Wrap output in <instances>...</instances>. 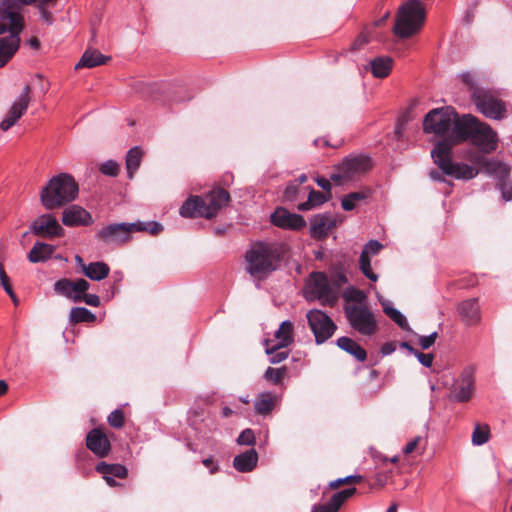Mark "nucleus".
Instances as JSON below:
<instances>
[{"label": "nucleus", "mask_w": 512, "mask_h": 512, "mask_svg": "<svg viewBox=\"0 0 512 512\" xmlns=\"http://www.w3.org/2000/svg\"><path fill=\"white\" fill-rule=\"evenodd\" d=\"M415 356L425 367H430L433 363L434 356L431 353H422L418 351Z\"/></svg>", "instance_id": "nucleus-57"}, {"label": "nucleus", "mask_w": 512, "mask_h": 512, "mask_svg": "<svg viewBox=\"0 0 512 512\" xmlns=\"http://www.w3.org/2000/svg\"><path fill=\"white\" fill-rule=\"evenodd\" d=\"M31 231L44 238L60 237L64 234V229L51 214H43L36 218L31 224Z\"/></svg>", "instance_id": "nucleus-16"}, {"label": "nucleus", "mask_w": 512, "mask_h": 512, "mask_svg": "<svg viewBox=\"0 0 512 512\" xmlns=\"http://www.w3.org/2000/svg\"><path fill=\"white\" fill-rule=\"evenodd\" d=\"M99 171L106 176L116 177L119 174L120 166L114 160H107L99 167Z\"/></svg>", "instance_id": "nucleus-47"}, {"label": "nucleus", "mask_w": 512, "mask_h": 512, "mask_svg": "<svg viewBox=\"0 0 512 512\" xmlns=\"http://www.w3.org/2000/svg\"><path fill=\"white\" fill-rule=\"evenodd\" d=\"M396 349V345L394 342H388V343H385L382 348H381V352L382 354L384 355H389L391 353H393Z\"/></svg>", "instance_id": "nucleus-62"}, {"label": "nucleus", "mask_w": 512, "mask_h": 512, "mask_svg": "<svg viewBox=\"0 0 512 512\" xmlns=\"http://www.w3.org/2000/svg\"><path fill=\"white\" fill-rule=\"evenodd\" d=\"M142 159V151L138 147L130 149L126 156V169L129 179L134 177L135 171L139 168Z\"/></svg>", "instance_id": "nucleus-33"}, {"label": "nucleus", "mask_w": 512, "mask_h": 512, "mask_svg": "<svg viewBox=\"0 0 512 512\" xmlns=\"http://www.w3.org/2000/svg\"><path fill=\"white\" fill-rule=\"evenodd\" d=\"M491 431L488 424L476 423L472 433L471 441L475 446H481L489 441Z\"/></svg>", "instance_id": "nucleus-37"}, {"label": "nucleus", "mask_w": 512, "mask_h": 512, "mask_svg": "<svg viewBox=\"0 0 512 512\" xmlns=\"http://www.w3.org/2000/svg\"><path fill=\"white\" fill-rule=\"evenodd\" d=\"M306 297L310 300L318 299L322 304L333 306L338 300V292L332 288L325 273L312 272Z\"/></svg>", "instance_id": "nucleus-11"}, {"label": "nucleus", "mask_w": 512, "mask_h": 512, "mask_svg": "<svg viewBox=\"0 0 512 512\" xmlns=\"http://www.w3.org/2000/svg\"><path fill=\"white\" fill-rule=\"evenodd\" d=\"M69 319L71 323H92L96 320V315L84 307H74L70 310Z\"/></svg>", "instance_id": "nucleus-35"}, {"label": "nucleus", "mask_w": 512, "mask_h": 512, "mask_svg": "<svg viewBox=\"0 0 512 512\" xmlns=\"http://www.w3.org/2000/svg\"><path fill=\"white\" fill-rule=\"evenodd\" d=\"M356 492L357 489L355 487L339 491L331 496V498L328 501V504L338 512L341 506Z\"/></svg>", "instance_id": "nucleus-39"}, {"label": "nucleus", "mask_w": 512, "mask_h": 512, "mask_svg": "<svg viewBox=\"0 0 512 512\" xmlns=\"http://www.w3.org/2000/svg\"><path fill=\"white\" fill-rule=\"evenodd\" d=\"M286 372H287L286 367H281V368L269 367L266 370L264 377L267 381H270L274 384H279L282 381V379L284 378V376L286 375Z\"/></svg>", "instance_id": "nucleus-44"}, {"label": "nucleus", "mask_w": 512, "mask_h": 512, "mask_svg": "<svg viewBox=\"0 0 512 512\" xmlns=\"http://www.w3.org/2000/svg\"><path fill=\"white\" fill-rule=\"evenodd\" d=\"M484 154L485 153H483L481 150L480 151H470L467 155V159L474 165L478 166L480 169L487 159L484 156Z\"/></svg>", "instance_id": "nucleus-51"}, {"label": "nucleus", "mask_w": 512, "mask_h": 512, "mask_svg": "<svg viewBox=\"0 0 512 512\" xmlns=\"http://www.w3.org/2000/svg\"><path fill=\"white\" fill-rule=\"evenodd\" d=\"M463 120L459 117L454 108L450 106L436 108L428 112L423 121V130L425 133H433L438 136H444L451 130V133L441 140H447L454 136L455 125Z\"/></svg>", "instance_id": "nucleus-8"}, {"label": "nucleus", "mask_w": 512, "mask_h": 512, "mask_svg": "<svg viewBox=\"0 0 512 512\" xmlns=\"http://www.w3.org/2000/svg\"><path fill=\"white\" fill-rule=\"evenodd\" d=\"M370 66L374 77L386 78L392 70L393 60L388 56L376 57L370 62Z\"/></svg>", "instance_id": "nucleus-29"}, {"label": "nucleus", "mask_w": 512, "mask_h": 512, "mask_svg": "<svg viewBox=\"0 0 512 512\" xmlns=\"http://www.w3.org/2000/svg\"><path fill=\"white\" fill-rule=\"evenodd\" d=\"M343 297L346 301L356 302L360 305L366 299L365 293L362 290L354 287L347 288L343 294Z\"/></svg>", "instance_id": "nucleus-45"}, {"label": "nucleus", "mask_w": 512, "mask_h": 512, "mask_svg": "<svg viewBox=\"0 0 512 512\" xmlns=\"http://www.w3.org/2000/svg\"><path fill=\"white\" fill-rule=\"evenodd\" d=\"M312 512H337L334 508H332L328 503L315 505L312 509Z\"/></svg>", "instance_id": "nucleus-61"}, {"label": "nucleus", "mask_w": 512, "mask_h": 512, "mask_svg": "<svg viewBox=\"0 0 512 512\" xmlns=\"http://www.w3.org/2000/svg\"><path fill=\"white\" fill-rule=\"evenodd\" d=\"M328 201V197L317 190L311 189L309 192L308 200L298 205V210L307 211L314 207L320 206Z\"/></svg>", "instance_id": "nucleus-36"}, {"label": "nucleus", "mask_w": 512, "mask_h": 512, "mask_svg": "<svg viewBox=\"0 0 512 512\" xmlns=\"http://www.w3.org/2000/svg\"><path fill=\"white\" fill-rule=\"evenodd\" d=\"M372 167L373 162L369 156L349 155L339 163L336 172L330 175V179L338 184L354 181L368 173Z\"/></svg>", "instance_id": "nucleus-9"}, {"label": "nucleus", "mask_w": 512, "mask_h": 512, "mask_svg": "<svg viewBox=\"0 0 512 512\" xmlns=\"http://www.w3.org/2000/svg\"><path fill=\"white\" fill-rule=\"evenodd\" d=\"M258 453L255 449L247 450L233 459V466L239 472H251L257 465Z\"/></svg>", "instance_id": "nucleus-23"}, {"label": "nucleus", "mask_w": 512, "mask_h": 512, "mask_svg": "<svg viewBox=\"0 0 512 512\" xmlns=\"http://www.w3.org/2000/svg\"><path fill=\"white\" fill-rule=\"evenodd\" d=\"M333 227V220L326 215H317L311 221L312 235L318 239L326 237Z\"/></svg>", "instance_id": "nucleus-27"}, {"label": "nucleus", "mask_w": 512, "mask_h": 512, "mask_svg": "<svg viewBox=\"0 0 512 512\" xmlns=\"http://www.w3.org/2000/svg\"><path fill=\"white\" fill-rule=\"evenodd\" d=\"M421 444H425L424 439L421 436H416L414 439L409 441L403 448V452L409 455L421 447Z\"/></svg>", "instance_id": "nucleus-49"}, {"label": "nucleus", "mask_w": 512, "mask_h": 512, "mask_svg": "<svg viewBox=\"0 0 512 512\" xmlns=\"http://www.w3.org/2000/svg\"><path fill=\"white\" fill-rule=\"evenodd\" d=\"M110 57L104 56L97 49H87L80 61L75 65V69L93 68L105 64Z\"/></svg>", "instance_id": "nucleus-24"}, {"label": "nucleus", "mask_w": 512, "mask_h": 512, "mask_svg": "<svg viewBox=\"0 0 512 512\" xmlns=\"http://www.w3.org/2000/svg\"><path fill=\"white\" fill-rule=\"evenodd\" d=\"M30 93L31 87L29 85H26L23 88L19 99L12 104L7 113V116L0 123V128L3 131H7L12 126H14L16 122L21 118V116L25 113L30 103Z\"/></svg>", "instance_id": "nucleus-15"}, {"label": "nucleus", "mask_w": 512, "mask_h": 512, "mask_svg": "<svg viewBox=\"0 0 512 512\" xmlns=\"http://www.w3.org/2000/svg\"><path fill=\"white\" fill-rule=\"evenodd\" d=\"M41 11V17L49 24L52 23L53 16L50 11L47 10V7H41L39 8Z\"/></svg>", "instance_id": "nucleus-64"}, {"label": "nucleus", "mask_w": 512, "mask_h": 512, "mask_svg": "<svg viewBox=\"0 0 512 512\" xmlns=\"http://www.w3.org/2000/svg\"><path fill=\"white\" fill-rule=\"evenodd\" d=\"M425 21V9L420 0H409L398 11L393 33L406 39L420 31Z\"/></svg>", "instance_id": "nucleus-7"}, {"label": "nucleus", "mask_w": 512, "mask_h": 512, "mask_svg": "<svg viewBox=\"0 0 512 512\" xmlns=\"http://www.w3.org/2000/svg\"><path fill=\"white\" fill-rule=\"evenodd\" d=\"M356 492L357 489L355 487L339 491L331 496V498L328 501V504L338 512L341 506Z\"/></svg>", "instance_id": "nucleus-40"}, {"label": "nucleus", "mask_w": 512, "mask_h": 512, "mask_svg": "<svg viewBox=\"0 0 512 512\" xmlns=\"http://www.w3.org/2000/svg\"><path fill=\"white\" fill-rule=\"evenodd\" d=\"M107 421L109 425L113 428L120 429L125 425V416L121 409H116L112 411L108 417Z\"/></svg>", "instance_id": "nucleus-46"}, {"label": "nucleus", "mask_w": 512, "mask_h": 512, "mask_svg": "<svg viewBox=\"0 0 512 512\" xmlns=\"http://www.w3.org/2000/svg\"><path fill=\"white\" fill-rule=\"evenodd\" d=\"M458 312L462 321L467 325H475L481 319L480 307L477 298L467 299L458 305Z\"/></svg>", "instance_id": "nucleus-22"}, {"label": "nucleus", "mask_w": 512, "mask_h": 512, "mask_svg": "<svg viewBox=\"0 0 512 512\" xmlns=\"http://www.w3.org/2000/svg\"><path fill=\"white\" fill-rule=\"evenodd\" d=\"M203 465L210 469L211 474H214L216 471H218V466L214 464V461L211 457L204 459Z\"/></svg>", "instance_id": "nucleus-63"}, {"label": "nucleus", "mask_w": 512, "mask_h": 512, "mask_svg": "<svg viewBox=\"0 0 512 512\" xmlns=\"http://www.w3.org/2000/svg\"><path fill=\"white\" fill-rule=\"evenodd\" d=\"M307 320L317 344L327 341L332 337L337 328L332 319L320 310L309 311L307 313Z\"/></svg>", "instance_id": "nucleus-12"}, {"label": "nucleus", "mask_w": 512, "mask_h": 512, "mask_svg": "<svg viewBox=\"0 0 512 512\" xmlns=\"http://www.w3.org/2000/svg\"><path fill=\"white\" fill-rule=\"evenodd\" d=\"M369 194V190L351 192L342 198L341 206L345 211H351L356 207L357 203L367 199Z\"/></svg>", "instance_id": "nucleus-34"}, {"label": "nucleus", "mask_w": 512, "mask_h": 512, "mask_svg": "<svg viewBox=\"0 0 512 512\" xmlns=\"http://www.w3.org/2000/svg\"><path fill=\"white\" fill-rule=\"evenodd\" d=\"M276 396L270 392L259 394L254 401V408L257 414L267 415L275 407Z\"/></svg>", "instance_id": "nucleus-31"}, {"label": "nucleus", "mask_w": 512, "mask_h": 512, "mask_svg": "<svg viewBox=\"0 0 512 512\" xmlns=\"http://www.w3.org/2000/svg\"><path fill=\"white\" fill-rule=\"evenodd\" d=\"M230 201V194L223 188H216L204 197L191 196L181 206L180 214L187 218L204 217L211 219Z\"/></svg>", "instance_id": "nucleus-4"}, {"label": "nucleus", "mask_w": 512, "mask_h": 512, "mask_svg": "<svg viewBox=\"0 0 512 512\" xmlns=\"http://www.w3.org/2000/svg\"><path fill=\"white\" fill-rule=\"evenodd\" d=\"M298 193V184L296 183H290L285 191H284V197L288 201H292L295 199L296 195Z\"/></svg>", "instance_id": "nucleus-58"}, {"label": "nucleus", "mask_w": 512, "mask_h": 512, "mask_svg": "<svg viewBox=\"0 0 512 512\" xmlns=\"http://www.w3.org/2000/svg\"><path fill=\"white\" fill-rule=\"evenodd\" d=\"M62 222L68 227L88 226L93 223V218L83 207L71 205L63 210Z\"/></svg>", "instance_id": "nucleus-20"}, {"label": "nucleus", "mask_w": 512, "mask_h": 512, "mask_svg": "<svg viewBox=\"0 0 512 512\" xmlns=\"http://www.w3.org/2000/svg\"><path fill=\"white\" fill-rule=\"evenodd\" d=\"M359 267L361 272L371 281H377L378 275L372 271L370 257L366 252H361L359 259Z\"/></svg>", "instance_id": "nucleus-42"}, {"label": "nucleus", "mask_w": 512, "mask_h": 512, "mask_svg": "<svg viewBox=\"0 0 512 512\" xmlns=\"http://www.w3.org/2000/svg\"><path fill=\"white\" fill-rule=\"evenodd\" d=\"M347 277L342 272H337L332 276L331 282L332 285L338 290L340 289L345 283H347Z\"/></svg>", "instance_id": "nucleus-56"}, {"label": "nucleus", "mask_w": 512, "mask_h": 512, "mask_svg": "<svg viewBox=\"0 0 512 512\" xmlns=\"http://www.w3.org/2000/svg\"><path fill=\"white\" fill-rule=\"evenodd\" d=\"M85 302L89 306L98 307L100 305V298L95 294H88L84 292L81 294L80 302Z\"/></svg>", "instance_id": "nucleus-55"}, {"label": "nucleus", "mask_w": 512, "mask_h": 512, "mask_svg": "<svg viewBox=\"0 0 512 512\" xmlns=\"http://www.w3.org/2000/svg\"><path fill=\"white\" fill-rule=\"evenodd\" d=\"M96 471L102 475L114 476L120 479H124L128 475V471L125 466L121 464H108L106 462L98 463Z\"/></svg>", "instance_id": "nucleus-32"}, {"label": "nucleus", "mask_w": 512, "mask_h": 512, "mask_svg": "<svg viewBox=\"0 0 512 512\" xmlns=\"http://www.w3.org/2000/svg\"><path fill=\"white\" fill-rule=\"evenodd\" d=\"M503 167L502 163L494 160L486 159L482 167L480 168L481 171L492 175L496 174L501 168ZM479 171V169H477Z\"/></svg>", "instance_id": "nucleus-48"}, {"label": "nucleus", "mask_w": 512, "mask_h": 512, "mask_svg": "<svg viewBox=\"0 0 512 512\" xmlns=\"http://www.w3.org/2000/svg\"><path fill=\"white\" fill-rule=\"evenodd\" d=\"M467 140H471L483 153H491L497 149V134L491 126L480 122L475 116L464 114L463 120L455 125L454 136L447 140H439L431 151L434 163L445 175L465 180L478 175V170L473 166L452 161L453 147Z\"/></svg>", "instance_id": "nucleus-1"}, {"label": "nucleus", "mask_w": 512, "mask_h": 512, "mask_svg": "<svg viewBox=\"0 0 512 512\" xmlns=\"http://www.w3.org/2000/svg\"><path fill=\"white\" fill-rule=\"evenodd\" d=\"M383 248V245L377 240H370L365 246L362 252H366L368 256L376 255Z\"/></svg>", "instance_id": "nucleus-52"}, {"label": "nucleus", "mask_w": 512, "mask_h": 512, "mask_svg": "<svg viewBox=\"0 0 512 512\" xmlns=\"http://www.w3.org/2000/svg\"><path fill=\"white\" fill-rule=\"evenodd\" d=\"M0 284L7 294H12V292L14 291L12 288V285L10 283V278L8 277L6 272L2 273V275H1Z\"/></svg>", "instance_id": "nucleus-59"}, {"label": "nucleus", "mask_w": 512, "mask_h": 512, "mask_svg": "<svg viewBox=\"0 0 512 512\" xmlns=\"http://www.w3.org/2000/svg\"><path fill=\"white\" fill-rule=\"evenodd\" d=\"M240 445H253L255 443V435L251 429H245L237 438Z\"/></svg>", "instance_id": "nucleus-50"}, {"label": "nucleus", "mask_w": 512, "mask_h": 512, "mask_svg": "<svg viewBox=\"0 0 512 512\" xmlns=\"http://www.w3.org/2000/svg\"><path fill=\"white\" fill-rule=\"evenodd\" d=\"M346 317L351 327L364 336H371L378 329L376 318L366 305L345 307Z\"/></svg>", "instance_id": "nucleus-10"}, {"label": "nucleus", "mask_w": 512, "mask_h": 512, "mask_svg": "<svg viewBox=\"0 0 512 512\" xmlns=\"http://www.w3.org/2000/svg\"><path fill=\"white\" fill-rule=\"evenodd\" d=\"M86 446L98 457H106L111 450L110 441L101 428H94L87 434Z\"/></svg>", "instance_id": "nucleus-19"}, {"label": "nucleus", "mask_w": 512, "mask_h": 512, "mask_svg": "<svg viewBox=\"0 0 512 512\" xmlns=\"http://www.w3.org/2000/svg\"><path fill=\"white\" fill-rule=\"evenodd\" d=\"M337 346L353 356L357 361L364 362L367 359V352L353 339L343 336L337 339Z\"/></svg>", "instance_id": "nucleus-25"}, {"label": "nucleus", "mask_w": 512, "mask_h": 512, "mask_svg": "<svg viewBox=\"0 0 512 512\" xmlns=\"http://www.w3.org/2000/svg\"><path fill=\"white\" fill-rule=\"evenodd\" d=\"M79 193L78 183L68 173L53 176L40 191L41 204L47 210L64 207L74 201Z\"/></svg>", "instance_id": "nucleus-3"}, {"label": "nucleus", "mask_w": 512, "mask_h": 512, "mask_svg": "<svg viewBox=\"0 0 512 512\" xmlns=\"http://www.w3.org/2000/svg\"><path fill=\"white\" fill-rule=\"evenodd\" d=\"M110 273L109 266L102 261L92 262L84 267L83 274L93 281H101L108 277Z\"/></svg>", "instance_id": "nucleus-30"}, {"label": "nucleus", "mask_w": 512, "mask_h": 512, "mask_svg": "<svg viewBox=\"0 0 512 512\" xmlns=\"http://www.w3.org/2000/svg\"><path fill=\"white\" fill-rule=\"evenodd\" d=\"M461 79L468 87L473 103L484 116L495 120L505 117V103L497 98L491 90L479 87L471 73H464Z\"/></svg>", "instance_id": "nucleus-6"}, {"label": "nucleus", "mask_w": 512, "mask_h": 512, "mask_svg": "<svg viewBox=\"0 0 512 512\" xmlns=\"http://www.w3.org/2000/svg\"><path fill=\"white\" fill-rule=\"evenodd\" d=\"M438 337L437 332H433L428 336H421L419 338V344L423 350L429 349L432 345H434L436 339Z\"/></svg>", "instance_id": "nucleus-53"}, {"label": "nucleus", "mask_w": 512, "mask_h": 512, "mask_svg": "<svg viewBox=\"0 0 512 512\" xmlns=\"http://www.w3.org/2000/svg\"><path fill=\"white\" fill-rule=\"evenodd\" d=\"M35 0H0V17L24 27V19L21 15L23 5L34 4Z\"/></svg>", "instance_id": "nucleus-17"}, {"label": "nucleus", "mask_w": 512, "mask_h": 512, "mask_svg": "<svg viewBox=\"0 0 512 512\" xmlns=\"http://www.w3.org/2000/svg\"><path fill=\"white\" fill-rule=\"evenodd\" d=\"M54 249V246L50 244L36 242L27 255L28 260L31 263L44 262L51 257V255L54 252Z\"/></svg>", "instance_id": "nucleus-28"}, {"label": "nucleus", "mask_w": 512, "mask_h": 512, "mask_svg": "<svg viewBox=\"0 0 512 512\" xmlns=\"http://www.w3.org/2000/svg\"><path fill=\"white\" fill-rule=\"evenodd\" d=\"M474 393V379L470 373H463L451 390L450 398L457 402H468Z\"/></svg>", "instance_id": "nucleus-21"}, {"label": "nucleus", "mask_w": 512, "mask_h": 512, "mask_svg": "<svg viewBox=\"0 0 512 512\" xmlns=\"http://www.w3.org/2000/svg\"><path fill=\"white\" fill-rule=\"evenodd\" d=\"M278 347H288L294 342V324L289 321H283L274 334Z\"/></svg>", "instance_id": "nucleus-26"}, {"label": "nucleus", "mask_w": 512, "mask_h": 512, "mask_svg": "<svg viewBox=\"0 0 512 512\" xmlns=\"http://www.w3.org/2000/svg\"><path fill=\"white\" fill-rule=\"evenodd\" d=\"M24 27L9 22L10 35L0 38V68L4 67L20 47V33Z\"/></svg>", "instance_id": "nucleus-14"}, {"label": "nucleus", "mask_w": 512, "mask_h": 512, "mask_svg": "<svg viewBox=\"0 0 512 512\" xmlns=\"http://www.w3.org/2000/svg\"><path fill=\"white\" fill-rule=\"evenodd\" d=\"M363 481V477L360 475H350L344 478L333 480L329 483V488L336 490L343 485L359 484Z\"/></svg>", "instance_id": "nucleus-43"}, {"label": "nucleus", "mask_w": 512, "mask_h": 512, "mask_svg": "<svg viewBox=\"0 0 512 512\" xmlns=\"http://www.w3.org/2000/svg\"><path fill=\"white\" fill-rule=\"evenodd\" d=\"M266 354L270 355V362L272 364H278L286 360L289 356L288 351H280L283 347H278V344H274V340H266Z\"/></svg>", "instance_id": "nucleus-38"}, {"label": "nucleus", "mask_w": 512, "mask_h": 512, "mask_svg": "<svg viewBox=\"0 0 512 512\" xmlns=\"http://www.w3.org/2000/svg\"><path fill=\"white\" fill-rule=\"evenodd\" d=\"M89 288L90 283L83 278L76 280L62 278L57 280L53 285L55 294L64 296L75 303L80 302L81 294L87 292Z\"/></svg>", "instance_id": "nucleus-13"}, {"label": "nucleus", "mask_w": 512, "mask_h": 512, "mask_svg": "<svg viewBox=\"0 0 512 512\" xmlns=\"http://www.w3.org/2000/svg\"><path fill=\"white\" fill-rule=\"evenodd\" d=\"M271 222L284 229L300 230L306 226L304 218L295 213H290L285 208H277L271 215Z\"/></svg>", "instance_id": "nucleus-18"}, {"label": "nucleus", "mask_w": 512, "mask_h": 512, "mask_svg": "<svg viewBox=\"0 0 512 512\" xmlns=\"http://www.w3.org/2000/svg\"><path fill=\"white\" fill-rule=\"evenodd\" d=\"M369 42V35L365 32H362L356 40L351 44V51L360 50L364 45Z\"/></svg>", "instance_id": "nucleus-54"}, {"label": "nucleus", "mask_w": 512, "mask_h": 512, "mask_svg": "<svg viewBox=\"0 0 512 512\" xmlns=\"http://www.w3.org/2000/svg\"><path fill=\"white\" fill-rule=\"evenodd\" d=\"M384 313L393 320L401 329L403 330H410L409 324L407 322V319L404 317V315L398 311L397 309L384 305L383 307Z\"/></svg>", "instance_id": "nucleus-41"}, {"label": "nucleus", "mask_w": 512, "mask_h": 512, "mask_svg": "<svg viewBox=\"0 0 512 512\" xmlns=\"http://www.w3.org/2000/svg\"><path fill=\"white\" fill-rule=\"evenodd\" d=\"M316 183L318 184V186H320L323 190L327 191L328 194L330 195V190H331V183L328 179L326 178H323V177H319L316 179Z\"/></svg>", "instance_id": "nucleus-60"}, {"label": "nucleus", "mask_w": 512, "mask_h": 512, "mask_svg": "<svg viewBox=\"0 0 512 512\" xmlns=\"http://www.w3.org/2000/svg\"><path fill=\"white\" fill-rule=\"evenodd\" d=\"M163 230V226L155 221L136 222V223H114L101 228L96 238L105 244L124 245L131 240L133 232L146 231L151 235H158Z\"/></svg>", "instance_id": "nucleus-5"}, {"label": "nucleus", "mask_w": 512, "mask_h": 512, "mask_svg": "<svg viewBox=\"0 0 512 512\" xmlns=\"http://www.w3.org/2000/svg\"><path fill=\"white\" fill-rule=\"evenodd\" d=\"M285 252V245L280 243H254L245 254L247 271L252 277L262 279L278 268Z\"/></svg>", "instance_id": "nucleus-2"}]
</instances>
